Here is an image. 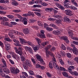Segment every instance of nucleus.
<instances>
[{
  "label": "nucleus",
  "mask_w": 78,
  "mask_h": 78,
  "mask_svg": "<svg viewBox=\"0 0 78 78\" xmlns=\"http://www.w3.org/2000/svg\"><path fill=\"white\" fill-rule=\"evenodd\" d=\"M56 60V59H55ZM56 60H55V62L54 61H50L49 64V66L51 68V69L53 68V66H54V68L56 70H59V66H58L57 64H56Z\"/></svg>",
  "instance_id": "f257e3e1"
},
{
  "label": "nucleus",
  "mask_w": 78,
  "mask_h": 78,
  "mask_svg": "<svg viewBox=\"0 0 78 78\" xmlns=\"http://www.w3.org/2000/svg\"><path fill=\"white\" fill-rule=\"evenodd\" d=\"M13 33H15L16 34H18V35L20 34V33L19 32L14 30H12L11 32H10L9 33V35L11 39H14V38H15V36Z\"/></svg>",
  "instance_id": "f03ea898"
},
{
  "label": "nucleus",
  "mask_w": 78,
  "mask_h": 78,
  "mask_svg": "<svg viewBox=\"0 0 78 78\" xmlns=\"http://www.w3.org/2000/svg\"><path fill=\"white\" fill-rule=\"evenodd\" d=\"M46 56L47 58H48L49 57V55H50L51 56L52 61H54L55 62H56V58H55L53 54L50 51H48L47 52H46Z\"/></svg>",
  "instance_id": "7ed1b4c3"
},
{
  "label": "nucleus",
  "mask_w": 78,
  "mask_h": 78,
  "mask_svg": "<svg viewBox=\"0 0 78 78\" xmlns=\"http://www.w3.org/2000/svg\"><path fill=\"white\" fill-rule=\"evenodd\" d=\"M41 34H39L37 35V36L41 38H45V35L44 34L45 32L43 30H41L40 31Z\"/></svg>",
  "instance_id": "20e7f679"
},
{
  "label": "nucleus",
  "mask_w": 78,
  "mask_h": 78,
  "mask_svg": "<svg viewBox=\"0 0 78 78\" xmlns=\"http://www.w3.org/2000/svg\"><path fill=\"white\" fill-rule=\"evenodd\" d=\"M70 2L69 0H65L63 2L64 6L65 8H69L70 6L68 5L69 3V2Z\"/></svg>",
  "instance_id": "39448f33"
},
{
  "label": "nucleus",
  "mask_w": 78,
  "mask_h": 78,
  "mask_svg": "<svg viewBox=\"0 0 78 78\" xmlns=\"http://www.w3.org/2000/svg\"><path fill=\"white\" fill-rule=\"evenodd\" d=\"M60 39L61 40H63V41H65L66 42V43H67L68 44L69 42V40L67 39V37L66 36H64L62 37H60Z\"/></svg>",
  "instance_id": "423d86ee"
},
{
  "label": "nucleus",
  "mask_w": 78,
  "mask_h": 78,
  "mask_svg": "<svg viewBox=\"0 0 78 78\" xmlns=\"http://www.w3.org/2000/svg\"><path fill=\"white\" fill-rule=\"evenodd\" d=\"M25 49L26 51H29L31 54H33V49L31 47H28L27 46H25Z\"/></svg>",
  "instance_id": "0eeeda50"
},
{
  "label": "nucleus",
  "mask_w": 78,
  "mask_h": 78,
  "mask_svg": "<svg viewBox=\"0 0 78 78\" xmlns=\"http://www.w3.org/2000/svg\"><path fill=\"white\" fill-rule=\"evenodd\" d=\"M37 58L39 61L41 62V64H44V62L42 58H41V57L40 55H36Z\"/></svg>",
  "instance_id": "6e6552de"
},
{
  "label": "nucleus",
  "mask_w": 78,
  "mask_h": 78,
  "mask_svg": "<svg viewBox=\"0 0 78 78\" xmlns=\"http://www.w3.org/2000/svg\"><path fill=\"white\" fill-rule=\"evenodd\" d=\"M13 41L15 42L16 43H14V45H16V46H18V47H21V45L20 44V42L17 40H16V39H14L13 40Z\"/></svg>",
  "instance_id": "1a4fd4ad"
},
{
  "label": "nucleus",
  "mask_w": 78,
  "mask_h": 78,
  "mask_svg": "<svg viewBox=\"0 0 78 78\" xmlns=\"http://www.w3.org/2000/svg\"><path fill=\"white\" fill-rule=\"evenodd\" d=\"M55 5H56V6L58 7L59 8L61 9L62 10H64V7H62L61 6V5L58 2H55Z\"/></svg>",
  "instance_id": "9d476101"
},
{
  "label": "nucleus",
  "mask_w": 78,
  "mask_h": 78,
  "mask_svg": "<svg viewBox=\"0 0 78 78\" xmlns=\"http://www.w3.org/2000/svg\"><path fill=\"white\" fill-rule=\"evenodd\" d=\"M2 62L3 64H4L3 65H2L1 66V67L2 68H4V67H6V61L4 59V58H2Z\"/></svg>",
  "instance_id": "9b49d317"
},
{
  "label": "nucleus",
  "mask_w": 78,
  "mask_h": 78,
  "mask_svg": "<svg viewBox=\"0 0 78 78\" xmlns=\"http://www.w3.org/2000/svg\"><path fill=\"white\" fill-rule=\"evenodd\" d=\"M65 12L66 15H67V16H72V14H71L72 12V11L70 10V9L65 10Z\"/></svg>",
  "instance_id": "f8f14e48"
},
{
  "label": "nucleus",
  "mask_w": 78,
  "mask_h": 78,
  "mask_svg": "<svg viewBox=\"0 0 78 78\" xmlns=\"http://www.w3.org/2000/svg\"><path fill=\"white\" fill-rule=\"evenodd\" d=\"M23 33L25 34H27L30 33V30L28 28H24L23 30Z\"/></svg>",
  "instance_id": "ddd939ff"
},
{
  "label": "nucleus",
  "mask_w": 78,
  "mask_h": 78,
  "mask_svg": "<svg viewBox=\"0 0 78 78\" xmlns=\"http://www.w3.org/2000/svg\"><path fill=\"white\" fill-rule=\"evenodd\" d=\"M73 52L76 55H78V49L77 48L73 49Z\"/></svg>",
  "instance_id": "4468645a"
},
{
  "label": "nucleus",
  "mask_w": 78,
  "mask_h": 78,
  "mask_svg": "<svg viewBox=\"0 0 78 78\" xmlns=\"http://www.w3.org/2000/svg\"><path fill=\"white\" fill-rule=\"evenodd\" d=\"M71 75H74L75 76H78V73L77 71L72 72V71L69 72Z\"/></svg>",
  "instance_id": "2eb2a0df"
},
{
  "label": "nucleus",
  "mask_w": 78,
  "mask_h": 78,
  "mask_svg": "<svg viewBox=\"0 0 78 78\" xmlns=\"http://www.w3.org/2000/svg\"><path fill=\"white\" fill-rule=\"evenodd\" d=\"M35 39L37 43L39 44V45L40 46L41 45L40 43H41V40L40 38L38 37L36 38Z\"/></svg>",
  "instance_id": "dca6fc26"
},
{
  "label": "nucleus",
  "mask_w": 78,
  "mask_h": 78,
  "mask_svg": "<svg viewBox=\"0 0 78 78\" xmlns=\"http://www.w3.org/2000/svg\"><path fill=\"white\" fill-rule=\"evenodd\" d=\"M3 71L4 73H5L8 74L9 73H10V72L9 71V70L8 69V68H4L3 69Z\"/></svg>",
  "instance_id": "f3484780"
},
{
  "label": "nucleus",
  "mask_w": 78,
  "mask_h": 78,
  "mask_svg": "<svg viewBox=\"0 0 78 78\" xmlns=\"http://www.w3.org/2000/svg\"><path fill=\"white\" fill-rule=\"evenodd\" d=\"M53 33L55 35H59L61 32L59 30H54Z\"/></svg>",
  "instance_id": "a211bd4d"
},
{
  "label": "nucleus",
  "mask_w": 78,
  "mask_h": 78,
  "mask_svg": "<svg viewBox=\"0 0 78 78\" xmlns=\"http://www.w3.org/2000/svg\"><path fill=\"white\" fill-rule=\"evenodd\" d=\"M75 69V67L73 66H70L68 68V72H71L72 71L73 69Z\"/></svg>",
  "instance_id": "6ab92c4d"
},
{
  "label": "nucleus",
  "mask_w": 78,
  "mask_h": 78,
  "mask_svg": "<svg viewBox=\"0 0 78 78\" xmlns=\"http://www.w3.org/2000/svg\"><path fill=\"white\" fill-rule=\"evenodd\" d=\"M5 40L8 42H11L12 41L11 39H9V37H8V35H5Z\"/></svg>",
  "instance_id": "aec40b11"
},
{
  "label": "nucleus",
  "mask_w": 78,
  "mask_h": 78,
  "mask_svg": "<svg viewBox=\"0 0 78 78\" xmlns=\"http://www.w3.org/2000/svg\"><path fill=\"white\" fill-rule=\"evenodd\" d=\"M0 2L2 3H9V0H0Z\"/></svg>",
  "instance_id": "412c9836"
},
{
  "label": "nucleus",
  "mask_w": 78,
  "mask_h": 78,
  "mask_svg": "<svg viewBox=\"0 0 78 78\" xmlns=\"http://www.w3.org/2000/svg\"><path fill=\"white\" fill-rule=\"evenodd\" d=\"M23 22L24 25H27L28 23V21L27 19L25 18H24L23 20Z\"/></svg>",
  "instance_id": "4be33fe9"
},
{
  "label": "nucleus",
  "mask_w": 78,
  "mask_h": 78,
  "mask_svg": "<svg viewBox=\"0 0 78 78\" xmlns=\"http://www.w3.org/2000/svg\"><path fill=\"white\" fill-rule=\"evenodd\" d=\"M53 9L51 8H47L45 9V11L47 12H50V11H52V10H53Z\"/></svg>",
  "instance_id": "5701e85b"
},
{
  "label": "nucleus",
  "mask_w": 78,
  "mask_h": 78,
  "mask_svg": "<svg viewBox=\"0 0 78 78\" xmlns=\"http://www.w3.org/2000/svg\"><path fill=\"white\" fill-rule=\"evenodd\" d=\"M15 68L14 67H11L10 68V71L11 73H15Z\"/></svg>",
  "instance_id": "b1692460"
},
{
  "label": "nucleus",
  "mask_w": 78,
  "mask_h": 78,
  "mask_svg": "<svg viewBox=\"0 0 78 78\" xmlns=\"http://www.w3.org/2000/svg\"><path fill=\"white\" fill-rule=\"evenodd\" d=\"M51 47V45H48L46 47V48H44L46 52H47L48 51V49H49V48H50Z\"/></svg>",
  "instance_id": "393cba45"
},
{
  "label": "nucleus",
  "mask_w": 78,
  "mask_h": 78,
  "mask_svg": "<svg viewBox=\"0 0 78 78\" xmlns=\"http://www.w3.org/2000/svg\"><path fill=\"white\" fill-rule=\"evenodd\" d=\"M20 42L21 44H23V43H27V41L22 38H20Z\"/></svg>",
  "instance_id": "a878e982"
},
{
  "label": "nucleus",
  "mask_w": 78,
  "mask_h": 78,
  "mask_svg": "<svg viewBox=\"0 0 78 78\" xmlns=\"http://www.w3.org/2000/svg\"><path fill=\"white\" fill-rule=\"evenodd\" d=\"M42 3V0H37L35 1V3L36 4H41Z\"/></svg>",
  "instance_id": "bb28decb"
},
{
  "label": "nucleus",
  "mask_w": 78,
  "mask_h": 78,
  "mask_svg": "<svg viewBox=\"0 0 78 78\" xmlns=\"http://www.w3.org/2000/svg\"><path fill=\"white\" fill-rule=\"evenodd\" d=\"M12 5L13 6H17L19 5V3L16 1H14L12 2Z\"/></svg>",
  "instance_id": "cd10ccee"
},
{
  "label": "nucleus",
  "mask_w": 78,
  "mask_h": 78,
  "mask_svg": "<svg viewBox=\"0 0 78 78\" xmlns=\"http://www.w3.org/2000/svg\"><path fill=\"white\" fill-rule=\"evenodd\" d=\"M12 57L15 58V59H16V58L17 57V59H19V57L17 56V55L16 54L14 53H12Z\"/></svg>",
  "instance_id": "c85d7f7f"
},
{
  "label": "nucleus",
  "mask_w": 78,
  "mask_h": 78,
  "mask_svg": "<svg viewBox=\"0 0 78 78\" xmlns=\"http://www.w3.org/2000/svg\"><path fill=\"white\" fill-rule=\"evenodd\" d=\"M25 61L26 62V64H27L29 66H30L31 64V62L28 60H25Z\"/></svg>",
  "instance_id": "c756f323"
},
{
  "label": "nucleus",
  "mask_w": 78,
  "mask_h": 78,
  "mask_svg": "<svg viewBox=\"0 0 78 78\" xmlns=\"http://www.w3.org/2000/svg\"><path fill=\"white\" fill-rule=\"evenodd\" d=\"M5 25H6V26H8L9 27H12V25L9 24V23L8 22H6Z\"/></svg>",
  "instance_id": "7c9ffc66"
},
{
  "label": "nucleus",
  "mask_w": 78,
  "mask_h": 78,
  "mask_svg": "<svg viewBox=\"0 0 78 78\" xmlns=\"http://www.w3.org/2000/svg\"><path fill=\"white\" fill-rule=\"evenodd\" d=\"M48 44V41L44 42L42 44H41V46H42V47H45V46L47 45Z\"/></svg>",
  "instance_id": "2f4dec72"
},
{
  "label": "nucleus",
  "mask_w": 78,
  "mask_h": 78,
  "mask_svg": "<svg viewBox=\"0 0 78 78\" xmlns=\"http://www.w3.org/2000/svg\"><path fill=\"white\" fill-rule=\"evenodd\" d=\"M58 70H60L61 71H66V69L65 68L63 67H61V66H59Z\"/></svg>",
  "instance_id": "473e14b6"
},
{
  "label": "nucleus",
  "mask_w": 78,
  "mask_h": 78,
  "mask_svg": "<svg viewBox=\"0 0 78 78\" xmlns=\"http://www.w3.org/2000/svg\"><path fill=\"white\" fill-rule=\"evenodd\" d=\"M61 48H62V50H66V46H65V45L63 44H62Z\"/></svg>",
  "instance_id": "72a5a7b5"
},
{
  "label": "nucleus",
  "mask_w": 78,
  "mask_h": 78,
  "mask_svg": "<svg viewBox=\"0 0 78 78\" xmlns=\"http://www.w3.org/2000/svg\"><path fill=\"white\" fill-rule=\"evenodd\" d=\"M46 74H47V76H48V78H51V76H52V75L51 73L48 72H46Z\"/></svg>",
  "instance_id": "f704fd0d"
},
{
  "label": "nucleus",
  "mask_w": 78,
  "mask_h": 78,
  "mask_svg": "<svg viewBox=\"0 0 78 78\" xmlns=\"http://www.w3.org/2000/svg\"><path fill=\"white\" fill-rule=\"evenodd\" d=\"M39 46H36V47H34L33 46H32V47L34 49V50H37L39 49Z\"/></svg>",
  "instance_id": "c9c22d12"
},
{
  "label": "nucleus",
  "mask_w": 78,
  "mask_h": 78,
  "mask_svg": "<svg viewBox=\"0 0 78 78\" xmlns=\"http://www.w3.org/2000/svg\"><path fill=\"white\" fill-rule=\"evenodd\" d=\"M16 53L17 54L20 55H22L23 54V52L22 50L18 51Z\"/></svg>",
  "instance_id": "e433bc0d"
},
{
  "label": "nucleus",
  "mask_w": 78,
  "mask_h": 78,
  "mask_svg": "<svg viewBox=\"0 0 78 78\" xmlns=\"http://www.w3.org/2000/svg\"><path fill=\"white\" fill-rule=\"evenodd\" d=\"M36 20L34 19H31L30 20V23H35V22H36Z\"/></svg>",
  "instance_id": "4c0bfd02"
},
{
  "label": "nucleus",
  "mask_w": 78,
  "mask_h": 78,
  "mask_svg": "<svg viewBox=\"0 0 78 78\" xmlns=\"http://www.w3.org/2000/svg\"><path fill=\"white\" fill-rule=\"evenodd\" d=\"M29 66V65L27 64H26L25 65H24L23 66V67L25 69H26V70H27V69H28Z\"/></svg>",
  "instance_id": "58836bf2"
},
{
  "label": "nucleus",
  "mask_w": 78,
  "mask_h": 78,
  "mask_svg": "<svg viewBox=\"0 0 78 78\" xmlns=\"http://www.w3.org/2000/svg\"><path fill=\"white\" fill-rule=\"evenodd\" d=\"M62 74L64 76H66V77H67L68 76V74L65 72H63L62 73Z\"/></svg>",
  "instance_id": "ea45409f"
},
{
  "label": "nucleus",
  "mask_w": 78,
  "mask_h": 78,
  "mask_svg": "<svg viewBox=\"0 0 78 78\" xmlns=\"http://www.w3.org/2000/svg\"><path fill=\"white\" fill-rule=\"evenodd\" d=\"M66 55L67 57H68V58H70L72 57L71 54L69 53H66Z\"/></svg>",
  "instance_id": "a19ab883"
},
{
  "label": "nucleus",
  "mask_w": 78,
  "mask_h": 78,
  "mask_svg": "<svg viewBox=\"0 0 78 78\" xmlns=\"http://www.w3.org/2000/svg\"><path fill=\"white\" fill-rule=\"evenodd\" d=\"M55 22L57 23H58V24H59L61 23V22H62V21L61 20H57L55 21Z\"/></svg>",
  "instance_id": "79ce46f5"
},
{
  "label": "nucleus",
  "mask_w": 78,
  "mask_h": 78,
  "mask_svg": "<svg viewBox=\"0 0 78 78\" xmlns=\"http://www.w3.org/2000/svg\"><path fill=\"white\" fill-rule=\"evenodd\" d=\"M68 62V63L69 64V65H73V64H74V63H73V62L72 61L69 60Z\"/></svg>",
  "instance_id": "37998d69"
},
{
  "label": "nucleus",
  "mask_w": 78,
  "mask_h": 78,
  "mask_svg": "<svg viewBox=\"0 0 78 78\" xmlns=\"http://www.w3.org/2000/svg\"><path fill=\"white\" fill-rule=\"evenodd\" d=\"M68 33L70 37H71L72 38V36L73 35V33L72 32L69 31L68 32Z\"/></svg>",
  "instance_id": "c03bdc74"
},
{
  "label": "nucleus",
  "mask_w": 78,
  "mask_h": 78,
  "mask_svg": "<svg viewBox=\"0 0 78 78\" xmlns=\"http://www.w3.org/2000/svg\"><path fill=\"white\" fill-rule=\"evenodd\" d=\"M33 7H34V8H41L42 6L39 5H34Z\"/></svg>",
  "instance_id": "a18cd8bd"
},
{
  "label": "nucleus",
  "mask_w": 78,
  "mask_h": 78,
  "mask_svg": "<svg viewBox=\"0 0 78 78\" xmlns=\"http://www.w3.org/2000/svg\"><path fill=\"white\" fill-rule=\"evenodd\" d=\"M26 44H28V45H30L31 46H34V45H33V44L32 43V42H30V41H27L26 42Z\"/></svg>",
  "instance_id": "49530a36"
},
{
  "label": "nucleus",
  "mask_w": 78,
  "mask_h": 78,
  "mask_svg": "<svg viewBox=\"0 0 78 78\" xmlns=\"http://www.w3.org/2000/svg\"><path fill=\"white\" fill-rule=\"evenodd\" d=\"M46 30L48 31H53V28L51 27H48L46 28Z\"/></svg>",
  "instance_id": "de8ad7c7"
},
{
  "label": "nucleus",
  "mask_w": 78,
  "mask_h": 78,
  "mask_svg": "<svg viewBox=\"0 0 78 78\" xmlns=\"http://www.w3.org/2000/svg\"><path fill=\"white\" fill-rule=\"evenodd\" d=\"M72 39L74 41H78V38L76 37H72Z\"/></svg>",
  "instance_id": "09e8293b"
},
{
  "label": "nucleus",
  "mask_w": 78,
  "mask_h": 78,
  "mask_svg": "<svg viewBox=\"0 0 78 78\" xmlns=\"http://www.w3.org/2000/svg\"><path fill=\"white\" fill-rule=\"evenodd\" d=\"M0 46L1 47L3 48V47H4V44L3 43H2V42L0 41Z\"/></svg>",
  "instance_id": "8fccbe9b"
},
{
  "label": "nucleus",
  "mask_w": 78,
  "mask_h": 78,
  "mask_svg": "<svg viewBox=\"0 0 78 78\" xmlns=\"http://www.w3.org/2000/svg\"><path fill=\"white\" fill-rule=\"evenodd\" d=\"M22 73L23 75H25L26 76H27V77H28V74H27V73L25 72H22Z\"/></svg>",
  "instance_id": "3c124183"
},
{
  "label": "nucleus",
  "mask_w": 78,
  "mask_h": 78,
  "mask_svg": "<svg viewBox=\"0 0 78 78\" xmlns=\"http://www.w3.org/2000/svg\"><path fill=\"white\" fill-rule=\"evenodd\" d=\"M35 13L37 15V16L39 17H41V13L36 12H35Z\"/></svg>",
  "instance_id": "603ef678"
},
{
  "label": "nucleus",
  "mask_w": 78,
  "mask_h": 78,
  "mask_svg": "<svg viewBox=\"0 0 78 78\" xmlns=\"http://www.w3.org/2000/svg\"><path fill=\"white\" fill-rule=\"evenodd\" d=\"M15 73H19L20 72V70L17 68L15 69Z\"/></svg>",
  "instance_id": "864d4df0"
},
{
  "label": "nucleus",
  "mask_w": 78,
  "mask_h": 78,
  "mask_svg": "<svg viewBox=\"0 0 78 78\" xmlns=\"http://www.w3.org/2000/svg\"><path fill=\"white\" fill-rule=\"evenodd\" d=\"M58 61L60 63V64H62V65H64V63L63 62L62 60L61 59H58Z\"/></svg>",
  "instance_id": "5fc2aeb1"
},
{
  "label": "nucleus",
  "mask_w": 78,
  "mask_h": 78,
  "mask_svg": "<svg viewBox=\"0 0 78 78\" xmlns=\"http://www.w3.org/2000/svg\"><path fill=\"white\" fill-rule=\"evenodd\" d=\"M29 73L30 74V75H34L33 71L32 70H29Z\"/></svg>",
  "instance_id": "6e6d98bb"
},
{
  "label": "nucleus",
  "mask_w": 78,
  "mask_h": 78,
  "mask_svg": "<svg viewBox=\"0 0 78 78\" xmlns=\"http://www.w3.org/2000/svg\"><path fill=\"white\" fill-rule=\"evenodd\" d=\"M7 17L9 19H12V18H13V16L11 15H7Z\"/></svg>",
  "instance_id": "4d7b16f0"
},
{
  "label": "nucleus",
  "mask_w": 78,
  "mask_h": 78,
  "mask_svg": "<svg viewBox=\"0 0 78 78\" xmlns=\"http://www.w3.org/2000/svg\"><path fill=\"white\" fill-rule=\"evenodd\" d=\"M41 5L42 6H47L48 5V4L46 3L45 2H43L41 3Z\"/></svg>",
  "instance_id": "13d9d810"
},
{
  "label": "nucleus",
  "mask_w": 78,
  "mask_h": 78,
  "mask_svg": "<svg viewBox=\"0 0 78 78\" xmlns=\"http://www.w3.org/2000/svg\"><path fill=\"white\" fill-rule=\"evenodd\" d=\"M48 24L46 23H44V28H45L47 29V28H48Z\"/></svg>",
  "instance_id": "bf43d9fd"
},
{
  "label": "nucleus",
  "mask_w": 78,
  "mask_h": 78,
  "mask_svg": "<svg viewBox=\"0 0 78 78\" xmlns=\"http://www.w3.org/2000/svg\"><path fill=\"white\" fill-rule=\"evenodd\" d=\"M37 23L38 25H40V27H42V23H41V22L40 21H38Z\"/></svg>",
  "instance_id": "052dcab7"
},
{
  "label": "nucleus",
  "mask_w": 78,
  "mask_h": 78,
  "mask_svg": "<svg viewBox=\"0 0 78 78\" xmlns=\"http://www.w3.org/2000/svg\"><path fill=\"white\" fill-rule=\"evenodd\" d=\"M9 62H10V63H11V64H13V65L14 64H15L14 62H13V60H11V59H9Z\"/></svg>",
  "instance_id": "680f3d73"
},
{
  "label": "nucleus",
  "mask_w": 78,
  "mask_h": 78,
  "mask_svg": "<svg viewBox=\"0 0 78 78\" xmlns=\"http://www.w3.org/2000/svg\"><path fill=\"white\" fill-rule=\"evenodd\" d=\"M11 25H17V23L15 22H10Z\"/></svg>",
  "instance_id": "e2e57ef3"
},
{
  "label": "nucleus",
  "mask_w": 78,
  "mask_h": 78,
  "mask_svg": "<svg viewBox=\"0 0 78 78\" xmlns=\"http://www.w3.org/2000/svg\"><path fill=\"white\" fill-rule=\"evenodd\" d=\"M70 8L72 9H74L75 10H76V9H77V8H76L73 6H71L70 7Z\"/></svg>",
  "instance_id": "0e129e2a"
},
{
  "label": "nucleus",
  "mask_w": 78,
  "mask_h": 78,
  "mask_svg": "<svg viewBox=\"0 0 78 78\" xmlns=\"http://www.w3.org/2000/svg\"><path fill=\"white\" fill-rule=\"evenodd\" d=\"M34 3H35V1H31L29 2V5H33V4H34Z\"/></svg>",
  "instance_id": "69168bd1"
},
{
  "label": "nucleus",
  "mask_w": 78,
  "mask_h": 78,
  "mask_svg": "<svg viewBox=\"0 0 78 78\" xmlns=\"http://www.w3.org/2000/svg\"><path fill=\"white\" fill-rule=\"evenodd\" d=\"M14 12H21V11L20 10H15L13 11Z\"/></svg>",
  "instance_id": "338daca9"
},
{
  "label": "nucleus",
  "mask_w": 78,
  "mask_h": 78,
  "mask_svg": "<svg viewBox=\"0 0 78 78\" xmlns=\"http://www.w3.org/2000/svg\"><path fill=\"white\" fill-rule=\"evenodd\" d=\"M74 61H76V62L78 63V57H76L74 58Z\"/></svg>",
  "instance_id": "774afa93"
}]
</instances>
